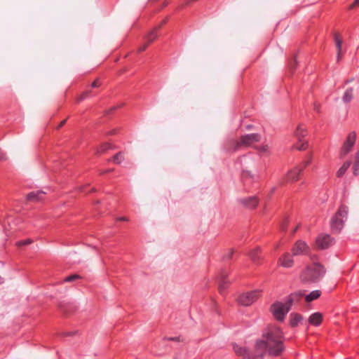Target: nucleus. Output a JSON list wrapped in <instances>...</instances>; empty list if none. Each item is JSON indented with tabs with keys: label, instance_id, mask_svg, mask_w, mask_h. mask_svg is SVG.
<instances>
[{
	"label": "nucleus",
	"instance_id": "nucleus-6",
	"mask_svg": "<svg viewBox=\"0 0 359 359\" xmlns=\"http://www.w3.org/2000/svg\"><path fill=\"white\" fill-rule=\"evenodd\" d=\"M311 161V158L308 156L307 159L302 163V165L295 167L292 170H290L285 177L286 182H294L298 180L299 176L303 169L306 167Z\"/></svg>",
	"mask_w": 359,
	"mask_h": 359
},
{
	"label": "nucleus",
	"instance_id": "nucleus-47",
	"mask_svg": "<svg viewBox=\"0 0 359 359\" xmlns=\"http://www.w3.org/2000/svg\"><path fill=\"white\" fill-rule=\"evenodd\" d=\"M315 109L318 112L319 111V109L317 106H315Z\"/></svg>",
	"mask_w": 359,
	"mask_h": 359
},
{
	"label": "nucleus",
	"instance_id": "nucleus-3",
	"mask_svg": "<svg viewBox=\"0 0 359 359\" xmlns=\"http://www.w3.org/2000/svg\"><path fill=\"white\" fill-rule=\"evenodd\" d=\"M348 207L341 205L331 219V229L334 233H339L344 228V222L347 219Z\"/></svg>",
	"mask_w": 359,
	"mask_h": 359
},
{
	"label": "nucleus",
	"instance_id": "nucleus-23",
	"mask_svg": "<svg viewBox=\"0 0 359 359\" xmlns=\"http://www.w3.org/2000/svg\"><path fill=\"white\" fill-rule=\"evenodd\" d=\"M241 178L244 182V184H247L248 182H251L255 180V177L251 174V172L248 170H243L241 173Z\"/></svg>",
	"mask_w": 359,
	"mask_h": 359
},
{
	"label": "nucleus",
	"instance_id": "nucleus-17",
	"mask_svg": "<svg viewBox=\"0 0 359 359\" xmlns=\"http://www.w3.org/2000/svg\"><path fill=\"white\" fill-rule=\"evenodd\" d=\"M293 256L292 254L285 253L279 258L278 262L284 268H291L294 263Z\"/></svg>",
	"mask_w": 359,
	"mask_h": 359
},
{
	"label": "nucleus",
	"instance_id": "nucleus-34",
	"mask_svg": "<svg viewBox=\"0 0 359 359\" xmlns=\"http://www.w3.org/2000/svg\"><path fill=\"white\" fill-rule=\"evenodd\" d=\"M241 163H247L248 160H250V157L248 156H243L241 158Z\"/></svg>",
	"mask_w": 359,
	"mask_h": 359
},
{
	"label": "nucleus",
	"instance_id": "nucleus-31",
	"mask_svg": "<svg viewBox=\"0 0 359 359\" xmlns=\"http://www.w3.org/2000/svg\"><path fill=\"white\" fill-rule=\"evenodd\" d=\"M353 175H358L359 172V161H355L353 166Z\"/></svg>",
	"mask_w": 359,
	"mask_h": 359
},
{
	"label": "nucleus",
	"instance_id": "nucleus-30",
	"mask_svg": "<svg viewBox=\"0 0 359 359\" xmlns=\"http://www.w3.org/2000/svg\"><path fill=\"white\" fill-rule=\"evenodd\" d=\"M233 255V250H229V251L223 256V259L225 261H228L231 259L232 256Z\"/></svg>",
	"mask_w": 359,
	"mask_h": 359
},
{
	"label": "nucleus",
	"instance_id": "nucleus-2",
	"mask_svg": "<svg viewBox=\"0 0 359 359\" xmlns=\"http://www.w3.org/2000/svg\"><path fill=\"white\" fill-rule=\"evenodd\" d=\"M325 269L319 263H313L306 267L300 275L301 280L306 283H317L325 275Z\"/></svg>",
	"mask_w": 359,
	"mask_h": 359
},
{
	"label": "nucleus",
	"instance_id": "nucleus-26",
	"mask_svg": "<svg viewBox=\"0 0 359 359\" xmlns=\"http://www.w3.org/2000/svg\"><path fill=\"white\" fill-rule=\"evenodd\" d=\"M334 42L337 49V60H339L340 57V53L341 50L342 41L339 36L337 34L334 35Z\"/></svg>",
	"mask_w": 359,
	"mask_h": 359
},
{
	"label": "nucleus",
	"instance_id": "nucleus-40",
	"mask_svg": "<svg viewBox=\"0 0 359 359\" xmlns=\"http://www.w3.org/2000/svg\"><path fill=\"white\" fill-rule=\"evenodd\" d=\"M252 128H253V126H252V125H247V126H245V128H246L247 130H251V129H252Z\"/></svg>",
	"mask_w": 359,
	"mask_h": 359
},
{
	"label": "nucleus",
	"instance_id": "nucleus-5",
	"mask_svg": "<svg viewBox=\"0 0 359 359\" xmlns=\"http://www.w3.org/2000/svg\"><path fill=\"white\" fill-rule=\"evenodd\" d=\"M306 131L302 125H299L294 133V135L297 139V143L295 144V148L298 150H305L308 147V142L304 140L306 136Z\"/></svg>",
	"mask_w": 359,
	"mask_h": 359
},
{
	"label": "nucleus",
	"instance_id": "nucleus-41",
	"mask_svg": "<svg viewBox=\"0 0 359 359\" xmlns=\"http://www.w3.org/2000/svg\"><path fill=\"white\" fill-rule=\"evenodd\" d=\"M118 220H119V221H126L127 219L125 217H121L118 218Z\"/></svg>",
	"mask_w": 359,
	"mask_h": 359
},
{
	"label": "nucleus",
	"instance_id": "nucleus-49",
	"mask_svg": "<svg viewBox=\"0 0 359 359\" xmlns=\"http://www.w3.org/2000/svg\"><path fill=\"white\" fill-rule=\"evenodd\" d=\"M116 109V107H113V108H111V111H114V110H115Z\"/></svg>",
	"mask_w": 359,
	"mask_h": 359
},
{
	"label": "nucleus",
	"instance_id": "nucleus-38",
	"mask_svg": "<svg viewBox=\"0 0 359 359\" xmlns=\"http://www.w3.org/2000/svg\"><path fill=\"white\" fill-rule=\"evenodd\" d=\"M88 97V92H85L82 95H81V100H83V99H86V97Z\"/></svg>",
	"mask_w": 359,
	"mask_h": 359
},
{
	"label": "nucleus",
	"instance_id": "nucleus-50",
	"mask_svg": "<svg viewBox=\"0 0 359 359\" xmlns=\"http://www.w3.org/2000/svg\"><path fill=\"white\" fill-rule=\"evenodd\" d=\"M114 133H115V130H113L111 132V134H114Z\"/></svg>",
	"mask_w": 359,
	"mask_h": 359
},
{
	"label": "nucleus",
	"instance_id": "nucleus-10",
	"mask_svg": "<svg viewBox=\"0 0 359 359\" xmlns=\"http://www.w3.org/2000/svg\"><path fill=\"white\" fill-rule=\"evenodd\" d=\"M356 139V134L355 132H351L348 134L346 141L341 150L342 156H346L353 147Z\"/></svg>",
	"mask_w": 359,
	"mask_h": 359
},
{
	"label": "nucleus",
	"instance_id": "nucleus-19",
	"mask_svg": "<svg viewBox=\"0 0 359 359\" xmlns=\"http://www.w3.org/2000/svg\"><path fill=\"white\" fill-rule=\"evenodd\" d=\"M45 194L46 192L43 191H32L27 194V199L28 201H40L43 199Z\"/></svg>",
	"mask_w": 359,
	"mask_h": 359
},
{
	"label": "nucleus",
	"instance_id": "nucleus-35",
	"mask_svg": "<svg viewBox=\"0 0 359 359\" xmlns=\"http://www.w3.org/2000/svg\"><path fill=\"white\" fill-rule=\"evenodd\" d=\"M359 6V0H355L351 6V8L356 7Z\"/></svg>",
	"mask_w": 359,
	"mask_h": 359
},
{
	"label": "nucleus",
	"instance_id": "nucleus-1",
	"mask_svg": "<svg viewBox=\"0 0 359 359\" xmlns=\"http://www.w3.org/2000/svg\"><path fill=\"white\" fill-rule=\"evenodd\" d=\"M284 339L283 333L278 327L269 326L264 330L262 339L257 340L255 343L257 354L251 353L248 348L237 344H233V349L236 355L243 359H263L266 353L277 357L285 349Z\"/></svg>",
	"mask_w": 359,
	"mask_h": 359
},
{
	"label": "nucleus",
	"instance_id": "nucleus-45",
	"mask_svg": "<svg viewBox=\"0 0 359 359\" xmlns=\"http://www.w3.org/2000/svg\"><path fill=\"white\" fill-rule=\"evenodd\" d=\"M5 158H5V156H4V154H0V160H4Z\"/></svg>",
	"mask_w": 359,
	"mask_h": 359
},
{
	"label": "nucleus",
	"instance_id": "nucleus-22",
	"mask_svg": "<svg viewBox=\"0 0 359 359\" xmlns=\"http://www.w3.org/2000/svg\"><path fill=\"white\" fill-rule=\"evenodd\" d=\"M249 256L252 261L255 264H259L260 259H261V255H260V249L259 248H256L254 250H252Z\"/></svg>",
	"mask_w": 359,
	"mask_h": 359
},
{
	"label": "nucleus",
	"instance_id": "nucleus-20",
	"mask_svg": "<svg viewBox=\"0 0 359 359\" xmlns=\"http://www.w3.org/2000/svg\"><path fill=\"white\" fill-rule=\"evenodd\" d=\"M321 295V291L319 290H315L311 292L310 293L306 294L304 293V299L306 302H311L317 299H318Z\"/></svg>",
	"mask_w": 359,
	"mask_h": 359
},
{
	"label": "nucleus",
	"instance_id": "nucleus-11",
	"mask_svg": "<svg viewBox=\"0 0 359 359\" xmlns=\"http://www.w3.org/2000/svg\"><path fill=\"white\" fill-rule=\"evenodd\" d=\"M261 140V135L259 133L246 134L241 137L242 146H250Z\"/></svg>",
	"mask_w": 359,
	"mask_h": 359
},
{
	"label": "nucleus",
	"instance_id": "nucleus-29",
	"mask_svg": "<svg viewBox=\"0 0 359 359\" xmlns=\"http://www.w3.org/2000/svg\"><path fill=\"white\" fill-rule=\"evenodd\" d=\"M122 160V153L118 152L115 156H113L112 161L116 163H120Z\"/></svg>",
	"mask_w": 359,
	"mask_h": 359
},
{
	"label": "nucleus",
	"instance_id": "nucleus-13",
	"mask_svg": "<svg viewBox=\"0 0 359 359\" xmlns=\"http://www.w3.org/2000/svg\"><path fill=\"white\" fill-rule=\"evenodd\" d=\"M304 296V292L302 290H299L294 292L291 293L285 299L287 305L291 308L293 305L297 304L299 303L301 299Z\"/></svg>",
	"mask_w": 359,
	"mask_h": 359
},
{
	"label": "nucleus",
	"instance_id": "nucleus-9",
	"mask_svg": "<svg viewBox=\"0 0 359 359\" xmlns=\"http://www.w3.org/2000/svg\"><path fill=\"white\" fill-rule=\"evenodd\" d=\"M334 242V239L329 234L322 233L317 237L316 244L318 248L325 250L333 245Z\"/></svg>",
	"mask_w": 359,
	"mask_h": 359
},
{
	"label": "nucleus",
	"instance_id": "nucleus-39",
	"mask_svg": "<svg viewBox=\"0 0 359 359\" xmlns=\"http://www.w3.org/2000/svg\"><path fill=\"white\" fill-rule=\"evenodd\" d=\"M65 123H66V120H63L62 121H61V123L59 125V128L62 127L65 124Z\"/></svg>",
	"mask_w": 359,
	"mask_h": 359
},
{
	"label": "nucleus",
	"instance_id": "nucleus-37",
	"mask_svg": "<svg viewBox=\"0 0 359 359\" xmlns=\"http://www.w3.org/2000/svg\"><path fill=\"white\" fill-rule=\"evenodd\" d=\"M260 151L262 152H266L268 151V145H262L261 147H260Z\"/></svg>",
	"mask_w": 359,
	"mask_h": 359
},
{
	"label": "nucleus",
	"instance_id": "nucleus-21",
	"mask_svg": "<svg viewBox=\"0 0 359 359\" xmlns=\"http://www.w3.org/2000/svg\"><path fill=\"white\" fill-rule=\"evenodd\" d=\"M303 317L301 314L292 313L290 314V325L292 327H295L301 323Z\"/></svg>",
	"mask_w": 359,
	"mask_h": 359
},
{
	"label": "nucleus",
	"instance_id": "nucleus-15",
	"mask_svg": "<svg viewBox=\"0 0 359 359\" xmlns=\"http://www.w3.org/2000/svg\"><path fill=\"white\" fill-rule=\"evenodd\" d=\"M227 273L225 271H222L220 274L218 276V290L220 294H223L227 285L229 284V281L226 280Z\"/></svg>",
	"mask_w": 359,
	"mask_h": 359
},
{
	"label": "nucleus",
	"instance_id": "nucleus-42",
	"mask_svg": "<svg viewBox=\"0 0 359 359\" xmlns=\"http://www.w3.org/2000/svg\"><path fill=\"white\" fill-rule=\"evenodd\" d=\"M286 228H287V227H286V224H282V226H281V230H282V231H285V230H286Z\"/></svg>",
	"mask_w": 359,
	"mask_h": 359
},
{
	"label": "nucleus",
	"instance_id": "nucleus-48",
	"mask_svg": "<svg viewBox=\"0 0 359 359\" xmlns=\"http://www.w3.org/2000/svg\"><path fill=\"white\" fill-rule=\"evenodd\" d=\"M297 231V228H296V229H294L293 230V231H292V234H294V233H295V231Z\"/></svg>",
	"mask_w": 359,
	"mask_h": 359
},
{
	"label": "nucleus",
	"instance_id": "nucleus-32",
	"mask_svg": "<svg viewBox=\"0 0 359 359\" xmlns=\"http://www.w3.org/2000/svg\"><path fill=\"white\" fill-rule=\"evenodd\" d=\"M31 243H32V240L26 239V240L18 241V245H20V246H21V245H28V244H29Z\"/></svg>",
	"mask_w": 359,
	"mask_h": 359
},
{
	"label": "nucleus",
	"instance_id": "nucleus-8",
	"mask_svg": "<svg viewBox=\"0 0 359 359\" xmlns=\"http://www.w3.org/2000/svg\"><path fill=\"white\" fill-rule=\"evenodd\" d=\"M309 252V246L302 240L297 241L292 248V254L294 256L307 255Z\"/></svg>",
	"mask_w": 359,
	"mask_h": 359
},
{
	"label": "nucleus",
	"instance_id": "nucleus-36",
	"mask_svg": "<svg viewBox=\"0 0 359 359\" xmlns=\"http://www.w3.org/2000/svg\"><path fill=\"white\" fill-rule=\"evenodd\" d=\"M100 86L98 80L93 81L91 84L92 88H97Z\"/></svg>",
	"mask_w": 359,
	"mask_h": 359
},
{
	"label": "nucleus",
	"instance_id": "nucleus-44",
	"mask_svg": "<svg viewBox=\"0 0 359 359\" xmlns=\"http://www.w3.org/2000/svg\"><path fill=\"white\" fill-rule=\"evenodd\" d=\"M355 158H356L355 161H359V150L356 153Z\"/></svg>",
	"mask_w": 359,
	"mask_h": 359
},
{
	"label": "nucleus",
	"instance_id": "nucleus-12",
	"mask_svg": "<svg viewBox=\"0 0 359 359\" xmlns=\"http://www.w3.org/2000/svg\"><path fill=\"white\" fill-rule=\"evenodd\" d=\"M165 20H164L162 24L159 26V27H155L154 29H152L151 31H150L147 35L145 36L144 39L146 41V43L141 46L139 49H138V51L140 53V52H143L146 48L147 47V46L151 43L155 39H156L157 37V30L160 28V27L163 25V24H165Z\"/></svg>",
	"mask_w": 359,
	"mask_h": 359
},
{
	"label": "nucleus",
	"instance_id": "nucleus-28",
	"mask_svg": "<svg viewBox=\"0 0 359 359\" xmlns=\"http://www.w3.org/2000/svg\"><path fill=\"white\" fill-rule=\"evenodd\" d=\"M80 278V276L77 274H72L70 276H67L65 279V282H73L76 280H78Z\"/></svg>",
	"mask_w": 359,
	"mask_h": 359
},
{
	"label": "nucleus",
	"instance_id": "nucleus-14",
	"mask_svg": "<svg viewBox=\"0 0 359 359\" xmlns=\"http://www.w3.org/2000/svg\"><path fill=\"white\" fill-rule=\"evenodd\" d=\"M242 146L241 141H238L235 139L228 140L224 144V149L226 152L232 153L239 149Z\"/></svg>",
	"mask_w": 359,
	"mask_h": 359
},
{
	"label": "nucleus",
	"instance_id": "nucleus-18",
	"mask_svg": "<svg viewBox=\"0 0 359 359\" xmlns=\"http://www.w3.org/2000/svg\"><path fill=\"white\" fill-rule=\"evenodd\" d=\"M323 320V316L320 312L312 313L309 318V324L314 326H319Z\"/></svg>",
	"mask_w": 359,
	"mask_h": 359
},
{
	"label": "nucleus",
	"instance_id": "nucleus-43",
	"mask_svg": "<svg viewBox=\"0 0 359 359\" xmlns=\"http://www.w3.org/2000/svg\"><path fill=\"white\" fill-rule=\"evenodd\" d=\"M74 334H75V332H67V333H65V336H72Z\"/></svg>",
	"mask_w": 359,
	"mask_h": 359
},
{
	"label": "nucleus",
	"instance_id": "nucleus-24",
	"mask_svg": "<svg viewBox=\"0 0 359 359\" xmlns=\"http://www.w3.org/2000/svg\"><path fill=\"white\" fill-rule=\"evenodd\" d=\"M353 88H348L342 97V100L344 103H349L353 99Z\"/></svg>",
	"mask_w": 359,
	"mask_h": 359
},
{
	"label": "nucleus",
	"instance_id": "nucleus-46",
	"mask_svg": "<svg viewBox=\"0 0 359 359\" xmlns=\"http://www.w3.org/2000/svg\"><path fill=\"white\" fill-rule=\"evenodd\" d=\"M4 283V278L0 276V284Z\"/></svg>",
	"mask_w": 359,
	"mask_h": 359
},
{
	"label": "nucleus",
	"instance_id": "nucleus-27",
	"mask_svg": "<svg viewBox=\"0 0 359 359\" xmlns=\"http://www.w3.org/2000/svg\"><path fill=\"white\" fill-rule=\"evenodd\" d=\"M113 149L112 145L110 143H104L102 144L97 150V153L102 154L107 151V150Z\"/></svg>",
	"mask_w": 359,
	"mask_h": 359
},
{
	"label": "nucleus",
	"instance_id": "nucleus-7",
	"mask_svg": "<svg viewBox=\"0 0 359 359\" xmlns=\"http://www.w3.org/2000/svg\"><path fill=\"white\" fill-rule=\"evenodd\" d=\"M259 294V291L253 290L242 294L238 298V302L243 306H250L257 300Z\"/></svg>",
	"mask_w": 359,
	"mask_h": 359
},
{
	"label": "nucleus",
	"instance_id": "nucleus-4",
	"mask_svg": "<svg viewBox=\"0 0 359 359\" xmlns=\"http://www.w3.org/2000/svg\"><path fill=\"white\" fill-rule=\"evenodd\" d=\"M290 309L286 302H276L271 306L270 311L277 320L283 321Z\"/></svg>",
	"mask_w": 359,
	"mask_h": 359
},
{
	"label": "nucleus",
	"instance_id": "nucleus-25",
	"mask_svg": "<svg viewBox=\"0 0 359 359\" xmlns=\"http://www.w3.org/2000/svg\"><path fill=\"white\" fill-rule=\"evenodd\" d=\"M351 164V162L350 161H346L345 163H344V164L341 165V167L337 171V177H342L344 175V173L346 172L348 168L350 167Z\"/></svg>",
	"mask_w": 359,
	"mask_h": 359
},
{
	"label": "nucleus",
	"instance_id": "nucleus-33",
	"mask_svg": "<svg viewBox=\"0 0 359 359\" xmlns=\"http://www.w3.org/2000/svg\"><path fill=\"white\" fill-rule=\"evenodd\" d=\"M165 339H167L169 341H180V337H168V338H165Z\"/></svg>",
	"mask_w": 359,
	"mask_h": 359
},
{
	"label": "nucleus",
	"instance_id": "nucleus-16",
	"mask_svg": "<svg viewBox=\"0 0 359 359\" xmlns=\"http://www.w3.org/2000/svg\"><path fill=\"white\" fill-rule=\"evenodd\" d=\"M239 201L245 207L249 209H254L258 205L259 199L257 196H252L247 198H241L239 199Z\"/></svg>",
	"mask_w": 359,
	"mask_h": 359
}]
</instances>
